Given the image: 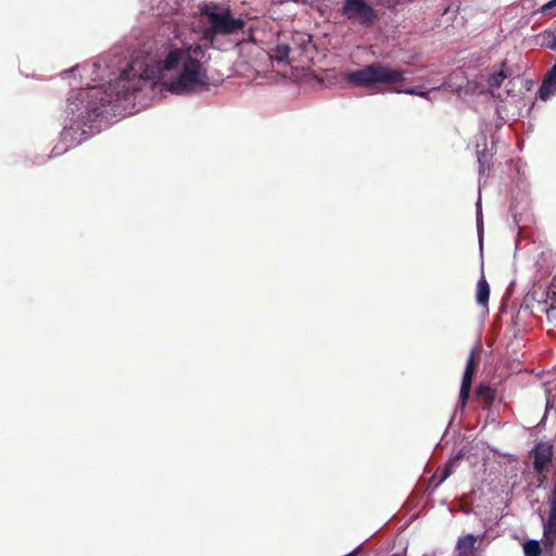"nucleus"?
Listing matches in <instances>:
<instances>
[{
	"label": "nucleus",
	"mask_w": 556,
	"mask_h": 556,
	"mask_svg": "<svg viewBox=\"0 0 556 556\" xmlns=\"http://www.w3.org/2000/svg\"><path fill=\"white\" fill-rule=\"evenodd\" d=\"M533 469L541 475L546 466L552 462L553 446L547 442H539L533 451Z\"/></svg>",
	"instance_id": "nucleus-6"
},
{
	"label": "nucleus",
	"mask_w": 556,
	"mask_h": 556,
	"mask_svg": "<svg viewBox=\"0 0 556 556\" xmlns=\"http://www.w3.org/2000/svg\"><path fill=\"white\" fill-rule=\"evenodd\" d=\"M391 91L396 92V93L403 92V93H407V94H415V96H419L425 99H430V97H429L430 91H418L415 88L402 89V88L394 87L391 89Z\"/></svg>",
	"instance_id": "nucleus-16"
},
{
	"label": "nucleus",
	"mask_w": 556,
	"mask_h": 556,
	"mask_svg": "<svg viewBox=\"0 0 556 556\" xmlns=\"http://www.w3.org/2000/svg\"><path fill=\"white\" fill-rule=\"evenodd\" d=\"M554 9H556V0H551L547 3H545L544 5H542L540 11L543 14H547Z\"/></svg>",
	"instance_id": "nucleus-18"
},
{
	"label": "nucleus",
	"mask_w": 556,
	"mask_h": 556,
	"mask_svg": "<svg viewBox=\"0 0 556 556\" xmlns=\"http://www.w3.org/2000/svg\"><path fill=\"white\" fill-rule=\"evenodd\" d=\"M404 72L381 63L366 65L363 68L350 72L348 80L358 87L368 88L376 84L394 85L404 81Z\"/></svg>",
	"instance_id": "nucleus-2"
},
{
	"label": "nucleus",
	"mask_w": 556,
	"mask_h": 556,
	"mask_svg": "<svg viewBox=\"0 0 556 556\" xmlns=\"http://www.w3.org/2000/svg\"><path fill=\"white\" fill-rule=\"evenodd\" d=\"M341 13L350 21L363 26H371L378 18L377 11L365 0H344Z\"/></svg>",
	"instance_id": "nucleus-5"
},
{
	"label": "nucleus",
	"mask_w": 556,
	"mask_h": 556,
	"mask_svg": "<svg viewBox=\"0 0 556 556\" xmlns=\"http://www.w3.org/2000/svg\"><path fill=\"white\" fill-rule=\"evenodd\" d=\"M484 156V152L481 153V155L478 157V161L480 163V169L481 170H484V162L482 160V157Z\"/></svg>",
	"instance_id": "nucleus-19"
},
{
	"label": "nucleus",
	"mask_w": 556,
	"mask_h": 556,
	"mask_svg": "<svg viewBox=\"0 0 556 556\" xmlns=\"http://www.w3.org/2000/svg\"><path fill=\"white\" fill-rule=\"evenodd\" d=\"M453 465H454V463L450 462V463H447L445 465V467L442 470L438 469L435 471V473L433 475L432 479H437L438 478L437 486L439 484H441L443 481H445L451 476Z\"/></svg>",
	"instance_id": "nucleus-15"
},
{
	"label": "nucleus",
	"mask_w": 556,
	"mask_h": 556,
	"mask_svg": "<svg viewBox=\"0 0 556 556\" xmlns=\"http://www.w3.org/2000/svg\"><path fill=\"white\" fill-rule=\"evenodd\" d=\"M217 9L216 4H206L201 9V13L207 17L213 33L231 35L244 27V22L241 18L232 17L228 10L218 13Z\"/></svg>",
	"instance_id": "nucleus-4"
},
{
	"label": "nucleus",
	"mask_w": 556,
	"mask_h": 556,
	"mask_svg": "<svg viewBox=\"0 0 556 556\" xmlns=\"http://www.w3.org/2000/svg\"><path fill=\"white\" fill-rule=\"evenodd\" d=\"M312 48L311 36L305 33H295L290 42L279 41L273 50L271 58L278 61H288L290 64L293 62H303L308 50Z\"/></svg>",
	"instance_id": "nucleus-3"
},
{
	"label": "nucleus",
	"mask_w": 556,
	"mask_h": 556,
	"mask_svg": "<svg viewBox=\"0 0 556 556\" xmlns=\"http://www.w3.org/2000/svg\"><path fill=\"white\" fill-rule=\"evenodd\" d=\"M523 552L526 556H541L544 549L539 541L530 540L523 544Z\"/></svg>",
	"instance_id": "nucleus-13"
},
{
	"label": "nucleus",
	"mask_w": 556,
	"mask_h": 556,
	"mask_svg": "<svg viewBox=\"0 0 556 556\" xmlns=\"http://www.w3.org/2000/svg\"><path fill=\"white\" fill-rule=\"evenodd\" d=\"M473 374L464 372L459 391V403L464 407L469 399Z\"/></svg>",
	"instance_id": "nucleus-11"
},
{
	"label": "nucleus",
	"mask_w": 556,
	"mask_h": 556,
	"mask_svg": "<svg viewBox=\"0 0 556 556\" xmlns=\"http://www.w3.org/2000/svg\"><path fill=\"white\" fill-rule=\"evenodd\" d=\"M204 55L203 48L197 45L188 49H173L164 61L134 60L129 68L124 70L114 83H110L108 88L94 86L88 90L87 119L91 122L109 113V106L115 108L119 105L118 102L127 101L130 96L141 89V80L162 83L165 72L176 70L180 64L182 65L181 73L168 85L172 92L184 93L198 86H206L207 74L202 64Z\"/></svg>",
	"instance_id": "nucleus-1"
},
{
	"label": "nucleus",
	"mask_w": 556,
	"mask_h": 556,
	"mask_svg": "<svg viewBox=\"0 0 556 556\" xmlns=\"http://www.w3.org/2000/svg\"><path fill=\"white\" fill-rule=\"evenodd\" d=\"M477 538L473 534L460 536L456 543L458 556H469L476 546Z\"/></svg>",
	"instance_id": "nucleus-8"
},
{
	"label": "nucleus",
	"mask_w": 556,
	"mask_h": 556,
	"mask_svg": "<svg viewBox=\"0 0 556 556\" xmlns=\"http://www.w3.org/2000/svg\"><path fill=\"white\" fill-rule=\"evenodd\" d=\"M556 92V63L554 66L546 73L543 83L540 87L539 93L542 100H546L553 93Z\"/></svg>",
	"instance_id": "nucleus-7"
},
{
	"label": "nucleus",
	"mask_w": 556,
	"mask_h": 556,
	"mask_svg": "<svg viewBox=\"0 0 556 556\" xmlns=\"http://www.w3.org/2000/svg\"><path fill=\"white\" fill-rule=\"evenodd\" d=\"M489 298H490V286L484 277V275H482L477 282L476 300L479 305L488 306Z\"/></svg>",
	"instance_id": "nucleus-10"
},
{
	"label": "nucleus",
	"mask_w": 556,
	"mask_h": 556,
	"mask_svg": "<svg viewBox=\"0 0 556 556\" xmlns=\"http://www.w3.org/2000/svg\"><path fill=\"white\" fill-rule=\"evenodd\" d=\"M476 395L481 399L486 405L493 404L495 400V390L489 384H479L476 389Z\"/></svg>",
	"instance_id": "nucleus-12"
},
{
	"label": "nucleus",
	"mask_w": 556,
	"mask_h": 556,
	"mask_svg": "<svg viewBox=\"0 0 556 556\" xmlns=\"http://www.w3.org/2000/svg\"><path fill=\"white\" fill-rule=\"evenodd\" d=\"M547 556H556V552L554 554H548Z\"/></svg>",
	"instance_id": "nucleus-20"
},
{
	"label": "nucleus",
	"mask_w": 556,
	"mask_h": 556,
	"mask_svg": "<svg viewBox=\"0 0 556 556\" xmlns=\"http://www.w3.org/2000/svg\"><path fill=\"white\" fill-rule=\"evenodd\" d=\"M510 75V71L507 68V63L502 62L501 68L491 73L488 77V84L492 88H500L503 81Z\"/></svg>",
	"instance_id": "nucleus-9"
},
{
	"label": "nucleus",
	"mask_w": 556,
	"mask_h": 556,
	"mask_svg": "<svg viewBox=\"0 0 556 556\" xmlns=\"http://www.w3.org/2000/svg\"><path fill=\"white\" fill-rule=\"evenodd\" d=\"M541 46L548 48L551 50H556V33L553 31H544L541 35Z\"/></svg>",
	"instance_id": "nucleus-14"
},
{
	"label": "nucleus",
	"mask_w": 556,
	"mask_h": 556,
	"mask_svg": "<svg viewBox=\"0 0 556 556\" xmlns=\"http://www.w3.org/2000/svg\"><path fill=\"white\" fill-rule=\"evenodd\" d=\"M476 368H477L476 352L471 351L469 356H468V359H467L465 372L475 374Z\"/></svg>",
	"instance_id": "nucleus-17"
}]
</instances>
